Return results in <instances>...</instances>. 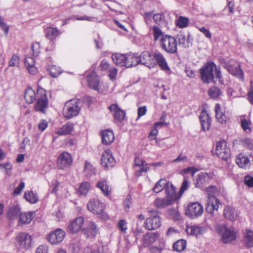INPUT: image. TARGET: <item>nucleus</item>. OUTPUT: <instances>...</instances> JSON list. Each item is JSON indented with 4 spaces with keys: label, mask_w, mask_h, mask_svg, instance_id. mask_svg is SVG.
I'll return each instance as SVG.
<instances>
[{
    "label": "nucleus",
    "mask_w": 253,
    "mask_h": 253,
    "mask_svg": "<svg viewBox=\"0 0 253 253\" xmlns=\"http://www.w3.org/2000/svg\"><path fill=\"white\" fill-rule=\"evenodd\" d=\"M244 183L249 187H253V177L247 175L244 178Z\"/></svg>",
    "instance_id": "obj_63"
},
{
    "label": "nucleus",
    "mask_w": 253,
    "mask_h": 253,
    "mask_svg": "<svg viewBox=\"0 0 253 253\" xmlns=\"http://www.w3.org/2000/svg\"><path fill=\"white\" fill-rule=\"evenodd\" d=\"M138 57L140 64L144 65L149 68L156 66L154 53H151L149 51H144Z\"/></svg>",
    "instance_id": "obj_12"
},
{
    "label": "nucleus",
    "mask_w": 253,
    "mask_h": 253,
    "mask_svg": "<svg viewBox=\"0 0 253 253\" xmlns=\"http://www.w3.org/2000/svg\"><path fill=\"white\" fill-rule=\"evenodd\" d=\"M126 54L115 53L112 55L114 63L118 66L126 67Z\"/></svg>",
    "instance_id": "obj_33"
},
{
    "label": "nucleus",
    "mask_w": 253,
    "mask_h": 253,
    "mask_svg": "<svg viewBox=\"0 0 253 253\" xmlns=\"http://www.w3.org/2000/svg\"><path fill=\"white\" fill-rule=\"evenodd\" d=\"M221 94L220 90L216 86H212L209 89L208 94L213 99L217 98Z\"/></svg>",
    "instance_id": "obj_46"
},
{
    "label": "nucleus",
    "mask_w": 253,
    "mask_h": 253,
    "mask_svg": "<svg viewBox=\"0 0 253 253\" xmlns=\"http://www.w3.org/2000/svg\"><path fill=\"white\" fill-rule=\"evenodd\" d=\"M176 201L166 196L165 198H156L154 202V204L156 207L163 209L173 204Z\"/></svg>",
    "instance_id": "obj_22"
},
{
    "label": "nucleus",
    "mask_w": 253,
    "mask_h": 253,
    "mask_svg": "<svg viewBox=\"0 0 253 253\" xmlns=\"http://www.w3.org/2000/svg\"><path fill=\"white\" fill-rule=\"evenodd\" d=\"M196 171L197 169L195 168L191 167L182 169L180 173L184 176V178H186L187 176V175L193 176Z\"/></svg>",
    "instance_id": "obj_51"
},
{
    "label": "nucleus",
    "mask_w": 253,
    "mask_h": 253,
    "mask_svg": "<svg viewBox=\"0 0 253 253\" xmlns=\"http://www.w3.org/2000/svg\"><path fill=\"white\" fill-rule=\"evenodd\" d=\"M84 222V218L80 216L71 221L67 227V230L70 233H77L79 232Z\"/></svg>",
    "instance_id": "obj_16"
},
{
    "label": "nucleus",
    "mask_w": 253,
    "mask_h": 253,
    "mask_svg": "<svg viewBox=\"0 0 253 253\" xmlns=\"http://www.w3.org/2000/svg\"><path fill=\"white\" fill-rule=\"evenodd\" d=\"M169 215L175 220L181 219L180 213L177 209H171L169 210Z\"/></svg>",
    "instance_id": "obj_55"
},
{
    "label": "nucleus",
    "mask_w": 253,
    "mask_h": 253,
    "mask_svg": "<svg viewBox=\"0 0 253 253\" xmlns=\"http://www.w3.org/2000/svg\"><path fill=\"white\" fill-rule=\"evenodd\" d=\"M216 230L221 237V241L224 244H228L236 238V232L232 227H228L225 225H217Z\"/></svg>",
    "instance_id": "obj_3"
},
{
    "label": "nucleus",
    "mask_w": 253,
    "mask_h": 253,
    "mask_svg": "<svg viewBox=\"0 0 253 253\" xmlns=\"http://www.w3.org/2000/svg\"><path fill=\"white\" fill-rule=\"evenodd\" d=\"M189 187V182L187 181V179L186 178H184L183 182L182 183L179 193L180 196L186 190L188 189Z\"/></svg>",
    "instance_id": "obj_59"
},
{
    "label": "nucleus",
    "mask_w": 253,
    "mask_h": 253,
    "mask_svg": "<svg viewBox=\"0 0 253 253\" xmlns=\"http://www.w3.org/2000/svg\"><path fill=\"white\" fill-rule=\"evenodd\" d=\"M74 131V124L68 122L60 127L57 128L55 133L58 135H67L72 134Z\"/></svg>",
    "instance_id": "obj_21"
},
{
    "label": "nucleus",
    "mask_w": 253,
    "mask_h": 253,
    "mask_svg": "<svg viewBox=\"0 0 253 253\" xmlns=\"http://www.w3.org/2000/svg\"><path fill=\"white\" fill-rule=\"evenodd\" d=\"M216 69V65L213 62L207 63L200 70L201 80L204 83L209 84L213 82V72Z\"/></svg>",
    "instance_id": "obj_7"
},
{
    "label": "nucleus",
    "mask_w": 253,
    "mask_h": 253,
    "mask_svg": "<svg viewBox=\"0 0 253 253\" xmlns=\"http://www.w3.org/2000/svg\"><path fill=\"white\" fill-rule=\"evenodd\" d=\"M25 183L23 181H21L19 185L17 187H16L14 191H13V194L14 195H18L20 194L22 191V190L25 188Z\"/></svg>",
    "instance_id": "obj_61"
},
{
    "label": "nucleus",
    "mask_w": 253,
    "mask_h": 253,
    "mask_svg": "<svg viewBox=\"0 0 253 253\" xmlns=\"http://www.w3.org/2000/svg\"><path fill=\"white\" fill-rule=\"evenodd\" d=\"M86 79L87 85L89 88L97 91L100 93H106L108 90V86L103 82L100 80L99 76L94 71L86 73Z\"/></svg>",
    "instance_id": "obj_2"
},
{
    "label": "nucleus",
    "mask_w": 253,
    "mask_h": 253,
    "mask_svg": "<svg viewBox=\"0 0 253 253\" xmlns=\"http://www.w3.org/2000/svg\"><path fill=\"white\" fill-rule=\"evenodd\" d=\"M241 126L244 132L247 133L251 132V122L250 120L242 118L241 119Z\"/></svg>",
    "instance_id": "obj_44"
},
{
    "label": "nucleus",
    "mask_w": 253,
    "mask_h": 253,
    "mask_svg": "<svg viewBox=\"0 0 253 253\" xmlns=\"http://www.w3.org/2000/svg\"><path fill=\"white\" fill-rule=\"evenodd\" d=\"M84 253H102L97 246L86 247L84 250Z\"/></svg>",
    "instance_id": "obj_56"
},
{
    "label": "nucleus",
    "mask_w": 253,
    "mask_h": 253,
    "mask_svg": "<svg viewBox=\"0 0 253 253\" xmlns=\"http://www.w3.org/2000/svg\"><path fill=\"white\" fill-rule=\"evenodd\" d=\"M168 181L165 179H160L155 185L153 191L156 193H158L165 189L166 185Z\"/></svg>",
    "instance_id": "obj_43"
},
{
    "label": "nucleus",
    "mask_w": 253,
    "mask_h": 253,
    "mask_svg": "<svg viewBox=\"0 0 253 253\" xmlns=\"http://www.w3.org/2000/svg\"><path fill=\"white\" fill-rule=\"evenodd\" d=\"M162 48L167 52L174 54L177 52V42L174 37L165 35L160 40Z\"/></svg>",
    "instance_id": "obj_6"
},
{
    "label": "nucleus",
    "mask_w": 253,
    "mask_h": 253,
    "mask_svg": "<svg viewBox=\"0 0 253 253\" xmlns=\"http://www.w3.org/2000/svg\"><path fill=\"white\" fill-rule=\"evenodd\" d=\"M152 30L154 39L155 41H157L164 36L163 32L157 26H154L152 28Z\"/></svg>",
    "instance_id": "obj_50"
},
{
    "label": "nucleus",
    "mask_w": 253,
    "mask_h": 253,
    "mask_svg": "<svg viewBox=\"0 0 253 253\" xmlns=\"http://www.w3.org/2000/svg\"><path fill=\"white\" fill-rule=\"evenodd\" d=\"M204 211L203 207L198 202L189 203L185 210V214L191 219H195L201 216Z\"/></svg>",
    "instance_id": "obj_8"
},
{
    "label": "nucleus",
    "mask_w": 253,
    "mask_h": 253,
    "mask_svg": "<svg viewBox=\"0 0 253 253\" xmlns=\"http://www.w3.org/2000/svg\"><path fill=\"white\" fill-rule=\"evenodd\" d=\"M65 231L61 228H57L48 234L47 239L52 245H58L64 239Z\"/></svg>",
    "instance_id": "obj_10"
},
{
    "label": "nucleus",
    "mask_w": 253,
    "mask_h": 253,
    "mask_svg": "<svg viewBox=\"0 0 253 253\" xmlns=\"http://www.w3.org/2000/svg\"><path fill=\"white\" fill-rule=\"evenodd\" d=\"M224 214L226 218L234 220L237 217V213L235 209L231 206H226L224 209Z\"/></svg>",
    "instance_id": "obj_37"
},
{
    "label": "nucleus",
    "mask_w": 253,
    "mask_h": 253,
    "mask_svg": "<svg viewBox=\"0 0 253 253\" xmlns=\"http://www.w3.org/2000/svg\"><path fill=\"white\" fill-rule=\"evenodd\" d=\"M186 231L188 235L196 237L203 235L206 232V228L204 226L197 225L187 226Z\"/></svg>",
    "instance_id": "obj_20"
},
{
    "label": "nucleus",
    "mask_w": 253,
    "mask_h": 253,
    "mask_svg": "<svg viewBox=\"0 0 253 253\" xmlns=\"http://www.w3.org/2000/svg\"><path fill=\"white\" fill-rule=\"evenodd\" d=\"M237 165L241 168L248 169L251 166V161L249 158L244 154H240L236 159Z\"/></svg>",
    "instance_id": "obj_30"
},
{
    "label": "nucleus",
    "mask_w": 253,
    "mask_h": 253,
    "mask_svg": "<svg viewBox=\"0 0 253 253\" xmlns=\"http://www.w3.org/2000/svg\"><path fill=\"white\" fill-rule=\"evenodd\" d=\"M186 246V242L184 240H179L173 245V250L176 252H180L184 250Z\"/></svg>",
    "instance_id": "obj_45"
},
{
    "label": "nucleus",
    "mask_w": 253,
    "mask_h": 253,
    "mask_svg": "<svg viewBox=\"0 0 253 253\" xmlns=\"http://www.w3.org/2000/svg\"><path fill=\"white\" fill-rule=\"evenodd\" d=\"M159 237L158 233H148L144 236L143 244L144 247H148L156 241Z\"/></svg>",
    "instance_id": "obj_34"
},
{
    "label": "nucleus",
    "mask_w": 253,
    "mask_h": 253,
    "mask_svg": "<svg viewBox=\"0 0 253 253\" xmlns=\"http://www.w3.org/2000/svg\"><path fill=\"white\" fill-rule=\"evenodd\" d=\"M164 190L167 196L176 201L180 198V195L176 192V188L171 182L168 181Z\"/></svg>",
    "instance_id": "obj_28"
},
{
    "label": "nucleus",
    "mask_w": 253,
    "mask_h": 253,
    "mask_svg": "<svg viewBox=\"0 0 253 253\" xmlns=\"http://www.w3.org/2000/svg\"><path fill=\"white\" fill-rule=\"evenodd\" d=\"M161 225L160 216L157 213L146 219L144 222V227L149 230H155L158 228Z\"/></svg>",
    "instance_id": "obj_14"
},
{
    "label": "nucleus",
    "mask_w": 253,
    "mask_h": 253,
    "mask_svg": "<svg viewBox=\"0 0 253 253\" xmlns=\"http://www.w3.org/2000/svg\"><path fill=\"white\" fill-rule=\"evenodd\" d=\"M138 64H140L138 56L134 53H130L126 54V68H130Z\"/></svg>",
    "instance_id": "obj_32"
},
{
    "label": "nucleus",
    "mask_w": 253,
    "mask_h": 253,
    "mask_svg": "<svg viewBox=\"0 0 253 253\" xmlns=\"http://www.w3.org/2000/svg\"><path fill=\"white\" fill-rule=\"evenodd\" d=\"M109 108L116 120L120 122L124 120L126 115L125 112L117 104H112Z\"/></svg>",
    "instance_id": "obj_27"
},
{
    "label": "nucleus",
    "mask_w": 253,
    "mask_h": 253,
    "mask_svg": "<svg viewBox=\"0 0 253 253\" xmlns=\"http://www.w3.org/2000/svg\"><path fill=\"white\" fill-rule=\"evenodd\" d=\"M48 70L51 77L56 78L61 73V70L56 65H51L48 68Z\"/></svg>",
    "instance_id": "obj_47"
},
{
    "label": "nucleus",
    "mask_w": 253,
    "mask_h": 253,
    "mask_svg": "<svg viewBox=\"0 0 253 253\" xmlns=\"http://www.w3.org/2000/svg\"><path fill=\"white\" fill-rule=\"evenodd\" d=\"M32 236L24 232L18 234L16 237V245L20 249L27 250L31 247Z\"/></svg>",
    "instance_id": "obj_9"
},
{
    "label": "nucleus",
    "mask_w": 253,
    "mask_h": 253,
    "mask_svg": "<svg viewBox=\"0 0 253 253\" xmlns=\"http://www.w3.org/2000/svg\"><path fill=\"white\" fill-rule=\"evenodd\" d=\"M3 19L0 16V28L4 32L5 34L7 35L9 32V26L3 21Z\"/></svg>",
    "instance_id": "obj_58"
},
{
    "label": "nucleus",
    "mask_w": 253,
    "mask_h": 253,
    "mask_svg": "<svg viewBox=\"0 0 253 253\" xmlns=\"http://www.w3.org/2000/svg\"><path fill=\"white\" fill-rule=\"evenodd\" d=\"M81 111L77 99H71L67 101L63 109V115L67 119H71L78 116Z\"/></svg>",
    "instance_id": "obj_4"
},
{
    "label": "nucleus",
    "mask_w": 253,
    "mask_h": 253,
    "mask_svg": "<svg viewBox=\"0 0 253 253\" xmlns=\"http://www.w3.org/2000/svg\"><path fill=\"white\" fill-rule=\"evenodd\" d=\"M73 162L72 156L67 152L60 154L57 160V166L59 169H65L69 168Z\"/></svg>",
    "instance_id": "obj_11"
},
{
    "label": "nucleus",
    "mask_w": 253,
    "mask_h": 253,
    "mask_svg": "<svg viewBox=\"0 0 253 253\" xmlns=\"http://www.w3.org/2000/svg\"><path fill=\"white\" fill-rule=\"evenodd\" d=\"M24 98L26 101L29 104L37 100L34 106L36 111L45 113L48 107V99L46 90L41 87H38L37 90L31 87L27 88L25 91Z\"/></svg>",
    "instance_id": "obj_1"
},
{
    "label": "nucleus",
    "mask_w": 253,
    "mask_h": 253,
    "mask_svg": "<svg viewBox=\"0 0 253 253\" xmlns=\"http://www.w3.org/2000/svg\"><path fill=\"white\" fill-rule=\"evenodd\" d=\"M216 154L219 158L227 160L229 155V149L227 147L225 140H221L217 142Z\"/></svg>",
    "instance_id": "obj_15"
},
{
    "label": "nucleus",
    "mask_w": 253,
    "mask_h": 253,
    "mask_svg": "<svg viewBox=\"0 0 253 253\" xmlns=\"http://www.w3.org/2000/svg\"><path fill=\"white\" fill-rule=\"evenodd\" d=\"M101 164L103 167L107 169L112 168L115 165V160L110 150H107L102 153Z\"/></svg>",
    "instance_id": "obj_13"
},
{
    "label": "nucleus",
    "mask_w": 253,
    "mask_h": 253,
    "mask_svg": "<svg viewBox=\"0 0 253 253\" xmlns=\"http://www.w3.org/2000/svg\"><path fill=\"white\" fill-rule=\"evenodd\" d=\"M32 50L33 55L38 56L41 52L40 43L38 42L33 43L32 46Z\"/></svg>",
    "instance_id": "obj_57"
},
{
    "label": "nucleus",
    "mask_w": 253,
    "mask_h": 253,
    "mask_svg": "<svg viewBox=\"0 0 253 253\" xmlns=\"http://www.w3.org/2000/svg\"><path fill=\"white\" fill-rule=\"evenodd\" d=\"M84 172L86 176H91L95 174L94 168L90 163L86 162L84 165Z\"/></svg>",
    "instance_id": "obj_49"
},
{
    "label": "nucleus",
    "mask_w": 253,
    "mask_h": 253,
    "mask_svg": "<svg viewBox=\"0 0 253 253\" xmlns=\"http://www.w3.org/2000/svg\"><path fill=\"white\" fill-rule=\"evenodd\" d=\"M20 65V57L17 54H13L9 61V66L18 67Z\"/></svg>",
    "instance_id": "obj_53"
},
{
    "label": "nucleus",
    "mask_w": 253,
    "mask_h": 253,
    "mask_svg": "<svg viewBox=\"0 0 253 253\" xmlns=\"http://www.w3.org/2000/svg\"><path fill=\"white\" fill-rule=\"evenodd\" d=\"M205 175H206V174H203L202 172H201L198 175L195 183L196 187H200L202 184L207 181L205 178Z\"/></svg>",
    "instance_id": "obj_54"
},
{
    "label": "nucleus",
    "mask_w": 253,
    "mask_h": 253,
    "mask_svg": "<svg viewBox=\"0 0 253 253\" xmlns=\"http://www.w3.org/2000/svg\"><path fill=\"white\" fill-rule=\"evenodd\" d=\"M154 21L158 24H160L163 23L164 21V16L163 14H156L153 16Z\"/></svg>",
    "instance_id": "obj_60"
},
{
    "label": "nucleus",
    "mask_w": 253,
    "mask_h": 253,
    "mask_svg": "<svg viewBox=\"0 0 253 253\" xmlns=\"http://www.w3.org/2000/svg\"><path fill=\"white\" fill-rule=\"evenodd\" d=\"M188 22L189 19L187 18L180 16L176 21V25L178 27L183 28L188 26Z\"/></svg>",
    "instance_id": "obj_52"
},
{
    "label": "nucleus",
    "mask_w": 253,
    "mask_h": 253,
    "mask_svg": "<svg viewBox=\"0 0 253 253\" xmlns=\"http://www.w3.org/2000/svg\"><path fill=\"white\" fill-rule=\"evenodd\" d=\"M90 184L87 182H84L82 183L80 186L78 192L81 195H85L89 190Z\"/></svg>",
    "instance_id": "obj_48"
},
{
    "label": "nucleus",
    "mask_w": 253,
    "mask_h": 253,
    "mask_svg": "<svg viewBox=\"0 0 253 253\" xmlns=\"http://www.w3.org/2000/svg\"><path fill=\"white\" fill-rule=\"evenodd\" d=\"M21 211L20 208L18 205H15L11 207L8 211L7 216L10 219H14L17 217L20 214Z\"/></svg>",
    "instance_id": "obj_39"
},
{
    "label": "nucleus",
    "mask_w": 253,
    "mask_h": 253,
    "mask_svg": "<svg viewBox=\"0 0 253 253\" xmlns=\"http://www.w3.org/2000/svg\"><path fill=\"white\" fill-rule=\"evenodd\" d=\"M45 34L46 37L53 40L61 34V32L56 28L48 27L45 29Z\"/></svg>",
    "instance_id": "obj_40"
},
{
    "label": "nucleus",
    "mask_w": 253,
    "mask_h": 253,
    "mask_svg": "<svg viewBox=\"0 0 253 253\" xmlns=\"http://www.w3.org/2000/svg\"><path fill=\"white\" fill-rule=\"evenodd\" d=\"M177 41H178L179 45H181L183 47H188L189 43L192 42L193 38L189 33L186 35L183 32H179L176 36Z\"/></svg>",
    "instance_id": "obj_25"
},
{
    "label": "nucleus",
    "mask_w": 253,
    "mask_h": 253,
    "mask_svg": "<svg viewBox=\"0 0 253 253\" xmlns=\"http://www.w3.org/2000/svg\"><path fill=\"white\" fill-rule=\"evenodd\" d=\"M98 229L95 223L93 222H89L85 228L82 230V232L88 238L94 237L97 234Z\"/></svg>",
    "instance_id": "obj_24"
},
{
    "label": "nucleus",
    "mask_w": 253,
    "mask_h": 253,
    "mask_svg": "<svg viewBox=\"0 0 253 253\" xmlns=\"http://www.w3.org/2000/svg\"><path fill=\"white\" fill-rule=\"evenodd\" d=\"M48 246L46 245H41L36 249V253H48Z\"/></svg>",
    "instance_id": "obj_62"
},
{
    "label": "nucleus",
    "mask_w": 253,
    "mask_h": 253,
    "mask_svg": "<svg viewBox=\"0 0 253 253\" xmlns=\"http://www.w3.org/2000/svg\"><path fill=\"white\" fill-rule=\"evenodd\" d=\"M24 198L31 204H36L39 200L37 194L34 193L32 190L26 191L24 193Z\"/></svg>",
    "instance_id": "obj_36"
},
{
    "label": "nucleus",
    "mask_w": 253,
    "mask_h": 253,
    "mask_svg": "<svg viewBox=\"0 0 253 253\" xmlns=\"http://www.w3.org/2000/svg\"><path fill=\"white\" fill-rule=\"evenodd\" d=\"M35 215L36 214L34 211L20 213L19 216L18 225L21 226L30 223Z\"/></svg>",
    "instance_id": "obj_23"
},
{
    "label": "nucleus",
    "mask_w": 253,
    "mask_h": 253,
    "mask_svg": "<svg viewBox=\"0 0 253 253\" xmlns=\"http://www.w3.org/2000/svg\"><path fill=\"white\" fill-rule=\"evenodd\" d=\"M134 163L136 166L139 168L138 169H137V172L139 173V174L143 172H146L148 170V168L147 166V164L145 163V162L140 158H135L134 160Z\"/></svg>",
    "instance_id": "obj_38"
},
{
    "label": "nucleus",
    "mask_w": 253,
    "mask_h": 253,
    "mask_svg": "<svg viewBox=\"0 0 253 253\" xmlns=\"http://www.w3.org/2000/svg\"><path fill=\"white\" fill-rule=\"evenodd\" d=\"M244 242L246 245L250 248L253 247V231L247 230L244 234Z\"/></svg>",
    "instance_id": "obj_42"
},
{
    "label": "nucleus",
    "mask_w": 253,
    "mask_h": 253,
    "mask_svg": "<svg viewBox=\"0 0 253 253\" xmlns=\"http://www.w3.org/2000/svg\"><path fill=\"white\" fill-rule=\"evenodd\" d=\"M199 118L203 129L204 131L208 130L211 126V119L207 111L203 110L200 113Z\"/></svg>",
    "instance_id": "obj_29"
},
{
    "label": "nucleus",
    "mask_w": 253,
    "mask_h": 253,
    "mask_svg": "<svg viewBox=\"0 0 253 253\" xmlns=\"http://www.w3.org/2000/svg\"><path fill=\"white\" fill-rule=\"evenodd\" d=\"M215 112L217 121L222 124L225 123L229 119V115L226 113L225 109L222 108L219 104H215Z\"/></svg>",
    "instance_id": "obj_19"
},
{
    "label": "nucleus",
    "mask_w": 253,
    "mask_h": 253,
    "mask_svg": "<svg viewBox=\"0 0 253 253\" xmlns=\"http://www.w3.org/2000/svg\"><path fill=\"white\" fill-rule=\"evenodd\" d=\"M247 95L248 100L253 104V81H251V87Z\"/></svg>",
    "instance_id": "obj_64"
},
{
    "label": "nucleus",
    "mask_w": 253,
    "mask_h": 253,
    "mask_svg": "<svg viewBox=\"0 0 253 253\" xmlns=\"http://www.w3.org/2000/svg\"><path fill=\"white\" fill-rule=\"evenodd\" d=\"M114 135L112 131L106 130L102 132V141L105 145L111 144L114 140Z\"/></svg>",
    "instance_id": "obj_35"
},
{
    "label": "nucleus",
    "mask_w": 253,
    "mask_h": 253,
    "mask_svg": "<svg viewBox=\"0 0 253 253\" xmlns=\"http://www.w3.org/2000/svg\"><path fill=\"white\" fill-rule=\"evenodd\" d=\"M88 210L94 214H97L98 217L103 220L109 219V216L104 211L105 206L98 199L91 200L87 204Z\"/></svg>",
    "instance_id": "obj_5"
},
{
    "label": "nucleus",
    "mask_w": 253,
    "mask_h": 253,
    "mask_svg": "<svg viewBox=\"0 0 253 253\" xmlns=\"http://www.w3.org/2000/svg\"><path fill=\"white\" fill-rule=\"evenodd\" d=\"M227 71L233 76L243 79V73L240 68V65L236 63L234 65H228L226 66Z\"/></svg>",
    "instance_id": "obj_31"
},
{
    "label": "nucleus",
    "mask_w": 253,
    "mask_h": 253,
    "mask_svg": "<svg viewBox=\"0 0 253 253\" xmlns=\"http://www.w3.org/2000/svg\"><path fill=\"white\" fill-rule=\"evenodd\" d=\"M24 63L29 74L32 75H35L37 74L38 69L35 65V61L33 58L29 56L26 57Z\"/></svg>",
    "instance_id": "obj_26"
},
{
    "label": "nucleus",
    "mask_w": 253,
    "mask_h": 253,
    "mask_svg": "<svg viewBox=\"0 0 253 253\" xmlns=\"http://www.w3.org/2000/svg\"><path fill=\"white\" fill-rule=\"evenodd\" d=\"M97 187L99 188L105 196H108L111 191L110 187L107 185V181L102 180L99 181L97 184Z\"/></svg>",
    "instance_id": "obj_41"
},
{
    "label": "nucleus",
    "mask_w": 253,
    "mask_h": 253,
    "mask_svg": "<svg viewBox=\"0 0 253 253\" xmlns=\"http://www.w3.org/2000/svg\"><path fill=\"white\" fill-rule=\"evenodd\" d=\"M220 206L221 203L215 196H210L208 197L206 210L208 212L212 214L214 211L218 210Z\"/></svg>",
    "instance_id": "obj_17"
},
{
    "label": "nucleus",
    "mask_w": 253,
    "mask_h": 253,
    "mask_svg": "<svg viewBox=\"0 0 253 253\" xmlns=\"http://www.w3.org/2000/svg\"><path fill=\"white\" fill-rule=\"evenodd\" d=\"M154 57L156 62V65L158 64L160 68L163 71L169 73L170 69L169 67L166 59L164 55L159 51L154 52Z\"/></svg>",
    "instance_id": "obj_18"
}]
</instances>
